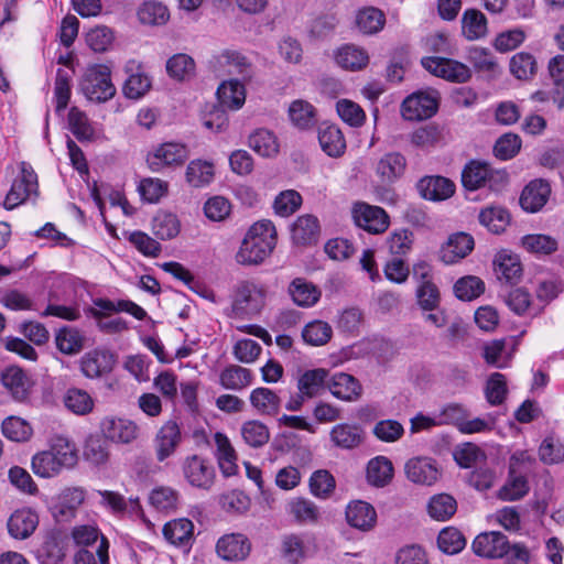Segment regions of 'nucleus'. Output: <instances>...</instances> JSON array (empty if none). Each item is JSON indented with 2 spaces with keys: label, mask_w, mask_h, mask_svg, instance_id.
<instances>
[{
  "label": "nucleus",
  "mask_w": 564,
  "mask_h": 564,
  "mask_svg": "<svg viewBox=\"0 0 564 564\" xmlns=\"http://www.w3.org/2000/svg\"><path fill=\"white\" fill-rule=\"evenodd\" d=\"M508 182V175L502 170H495L488 163L471 160L462 171L463 186L468 191L486 187L499 192Z\"/></svg>",
  "instance_id": "1"
},
{
  "label": "nucleus",
  "mask_w": 564,
  "mask_h": 564,
  "mask_svg": "<svg viewBox=\"0 0 564 564\" xmlns=\"http://www.w3.org/2000/svg\"><path fill=\"white\" fill-rule=\"evenodd\" d=\"M80 89L90 101L106 102L111 99L116 87L111 82L109 67L101 64L88 66L80 80Z\"/></svg>",
  "instance_id": "2"
},
{
  "label": "nucleus",
  "mask_w": 564,
  "mask_h": 564,
  "mask_svg": "<svg viewBox=\"0 0 564 564\" xmlns=\"http://www.w3.org/2000/svg\"><path fill=\"white\" fill-rule=\"evenodd\" d=\"M21 174L13 181L2 203L3 208L12 210L32 196H37V176L26 162L20 164Z\"/></svg>",
  "instance_id": "3"
},
{
  "label": "nucleus",
  "mask_w": 564,
  "mask_h": 564,
  "mask_svg": "<svg viewBox=\"0 0 564 564\" xmlns=\"http://www.w3.org/2000/svg\"><path fill=\"white\" fill-rule=\"evenodd\" d=\"M208 64L213 72L218 74L240 75L242 78H249L251 75V62L242 52L235 48L216 52Z\"/></svg>",
  "instance_id": "4"
},
{
  "label": "nucleus",
  "mask_w": 564,
  "mask_h": 564,
  "mask_svg": "<svg viewBox=\"0 0 564 564\" xmlns=\"http://www.w3.org/2000/svg\"><path fill=\"white\" fill-rule=\"evenodd\" d=\"M438 109V96L434 90L415 91L408 96L401 105V113L405 120L419 121L433 117Z\"/></svg>",
  "instance_id": "5"
},
{
  "label": "nucleus",
  "mask_w": 564,
  "mask_h": 564,
  "mask_svg": "<svg viewBox=\"0 0 564 564\" xmlns=\"http://www.w3.org/2000/svg\"><path fill=\"white\" fill-rule=\"evenodd\" d=\"M182 470L187 482L196 488L209 490L214 485L216 471L213 464L198 455L187 456Z\"/></svg>",
  "instance_id": "6"
},
{
  "label": "nucleus",
  "mask_w": 564,
  "mask_h": 564,
  "mask_svg": "<svg viewBox=\"0 0 564 564\" xmlns=\"http://www.w3.org/2000/svg\"><path fill=\"white\" fill-rule=\"evenodd\" d=\"M422 65L431 74L449 82L465 83L471 77L468 66L451 58L429 56L422 58Z\"/></svg>",
  "instance_id": "7"
},
{
  "label": "nucleus",
  "mask_w": 564,
  "mask_h": 564,
  "mask_svg": "<svg viewBox=\"0 0 564 564\" xmlns=\"http://www.w3.org/2000/svg\"><path fill=\"white\" fill-rule=\"evenodd\" d=\"M188 158L186 145L177 142H166L154 149L147 156L149 167L160 172L166 166L182 165Z\"/></svg>",
  "instance_id": "8"
},
{
  "label": "nucleus",
  "mask_w": 564,
  "mask_h": 564,
  "mask_svg": "<svg viewBox=\"0 0 564 564\" xmlns=\"http://www.w3.org/2000/svg\"><path fill=\"white\" fill-rule=\"evenodd\" d=\"M352 218L358 227L375 235L384 232L389 227V216L386 210L366 203L355 205Z\"/></svg>",
  "instance_id": "9"
},
{
  "label": "nucleus",
  "mask_w": 564,
  "mask_h": 564,
  "mask_svg": "<svg viewBox=\"0 0 564 564\" xmlns=\"http://www.w3.org/2000/svg\"><path fill=\"white\" fill-rule=\"evenodd\" d=\"M264 301V291L252 282H242L237 288L232 308L236 314L250 315L258 313Z\"/></svg>",
  "instance_id": "10"
},
{
  "label": "nucleus",
  "mask_w": 564,
  "mask_h": 564,
  "mask_svg": "<svg viewBox=\"0 0 564 564\" xmlns=\"http://www.w3.org/2000/svg\"><path fill=\"white\" fill-rule=\"evenodd\" d=\"M82 373L89 379H97L111 372L116 364L115 355L109 350L95 349L80 358Z\"/></svg>",
  "instance_id": "11"
},
{
  "label": "nucleus",
  "mask_w": 564,
  "mask_h": 564,
  "mask_svg": "<svg viewBox=\"0 0 564 564\" xmlns=\"http://www.w3.org/2000/svg\"><path fill=\"white\" fill-rule=\"evenodd\" d=\"M507 547L508 538L499 531L480 533L471 544L474 553L486 558H503Z\"/></svg>",
  "instance_id": "12"
},
{
  "label": "nucleus",
  "mask_w": 564,
  "mask_h": 564,
  "mask_svg": "<svg viewBox=\"0 0 564 564\" xmlns=\"http://www.w3.org/2000/svg\"><path fill=\"white\" fill-rule=\"evenodd\" d=\"M406 478L417 485L431 486L440 477L436 463L430 457H413L405 463Z\"/></svg>",
  "instance_id": "13"
},
{
  "label": "nucleus",
  "mask_w": 564,
  "mask_h": 564,
  "mask_svg": "<svg viewBox=\"0 0 564 564\" xmlns=\"http://www.w3.org/2000/svg\"><path fill=\"white\" fill-rule=\"evenodd\" d=\"M251 543L241 533L223 535L216 544V552L225 561H243L250 554Z\"/></svg>",
  "instance_id": "14"
},
{
  "label": "nucleus",
  "mask_w": 564,
  "mask_h": 564,
  "mask_svg": "<svg viewBox=\"0 0 564 564\" xmlns=\"http://www.w3.org/2000/svg\"><path fill=\"white\" fill-rule=\"evenodd\" d=\"M100 429L107 440L116 443L128 444L138 436V426L126 419L105 417Z\"/></svg>",
  "instance_id": "15"
},
{
  "label": "nucleus",
  "mask_w": 564,
  "mask_h": 564,
  "mask_svg": "<svg viewBox=\"0 0 564 564\" xmlns=\"http://www.w3.org/2000/svg\"><path fill=\"white\" fill-rule=\"evenodd\" d=\"M420 195L429 200H445L455 193V184L443 176H424L416 185Z\"/></svg>",
  "instance_id": "16"
},
{
  "label": "nucleus",
  "mask_w": 564,
  "mask_h": 564,
  "mask_svg": "<svg viewBox=\"0 0 564 564\" xmlns=\"http://www.w3.org/2000/svg\"><path fill=\"white\" fill-rule=\"evenodd\" d=\"M273 248L270 246V241L257 240L246 234L236 254V260L240 264H259L272 252Z\"/></svg>",
  "instance_id": "17"
},
{
  "label": "nucleus",
  "mask_w": 564,
  "mask_h": 564,
  "mask_svg": "<svg viewBox=\"0 0 564 564\" xmlns=\"http://www.w3.org/2000/svg\"><path fill=\"white\" fill-rule=\"evenodd\" d=\"M128 78L123 85V94L130 99H139L151 88L150 77L142 70V67L135 61H129L126 65Z\"/></svg>",
  "instance_id": "18"
},
{
  "label": "nucleus",
  "mask_w": 564,
  "mask_h": 564,
  "mask_svg": "<svg viewBox=\"0 0 564 564\" xmlns=\"http://www.w3.org/2000/svg\"><path fill=\"white\" fill-rule=\"evenodd\" d=\"M318 219L311 214L299 216L291 228V237L295 245L311 246L318 241L319 238Z\"/></svg>",
  "instance_id": "19"
},
{
  "label": "nucleus",
  "mask_w": 564,
  "mask_h": 564,
  "mask_svg": "<svg viewBox=\"0 0 564 564\" xmlns=\"http://www.w3.org/2000/svg\"><path fill=\"white\" fill-rule=\"evenodd\" d=\"M328 389L335 398L347 402L358 400L362 392L359 381L345 372L335 373L328 379Z\"/></svg>",
  "instance_id": "20"
},
{
  "label": "nucleus",
  "mask_w": 564,
  "mask_h": 564,
  "mask_svg": "<svg viewBox=\"0 0 564 564\" xmlns=\"http://www.w3.org/2000/svg\"><path fill=\"white\" fill-rule=\"evenodd\" d=\"M333 444L341 449H354L365 441V431L358 424L339 423L329 433Z\"/></svg>",
  "instance_id": "21"
},
{
  "label": "nucleus",
  "mask_w": 564,
  "mask_h": 564,
  "mask_svg": "<svg viewBox=\"0 0 564 564\" xmlns=\"http://www.w3.org/2000/svg\"><path fill=\"white\" fill-rule=\"evenodd\" d=\"M181 431L176 422H166L155 437V454L159 462L165 460L174 454L181 442Z\"/></svg>",
  "instance_id": "22"
},
{
  "label": "nucleus",
  "mask_w": 564,
  "mask_h": 564,
  "mask_svg": "<svg viewBox=\"0 0 564 564\" xmlns=\"http://www.w3.org/2000/svg\"><path fill=\"white\" fill-rule=\"evenodd\" d=\"M292 302L300 307H312L321 299V290L304 278H295L288 286Z\"/></svg>",
  "instance_id": "23"
},
{
  "label": "nucleus",
  "mask_w": 564,
  "mask_h": 564,
  "mask_svg": "<svg viewBox=\"0 0 564 564\" xmlns=\"http://www.w3.org/2000/svg\"><path fill=\"white\" fill-rule=\"evenodd\" d=\"M2 383L12 398L23 402L29 398L32 381L28 373L19 367H9L2 373Z\"/></svg>",
  "instance_id": "24"
},
{
  "label": "nucleus",
  "mask_w": 564,
  "mask_h": 564,
  "mask_svg": "<svg viewBox=\"0 0 564 564\" xmlns=\"http://www.w3.org/2000/svg\"><path fill=\"white\" fill-rule=\"evenodd\" d=\"M39 524L37 514L31 509L15 510L9 518L7 527L9 534L14 539L29 538Z\"/></svg>",
  "instance_id": "25"
},
{
  "label": "nucleus",
  "mask_w": 564,
  "mask_h": 564,
  "mask_svg": "<svg viewBox=\"0 0 564 564\" xmlns=\"http://www.w3.org/2000/svg\"><path fill=\"white\" fill-rule=\"evenodd\" d=\"M346 520L352 528L369 531L376 524L377 512L370 503L358 500L347 506Z\"/></svg>",
  "instance_id": "26"
},
{
  "label": "nucleus",
  "mask_w": 564,
  "mask_h": 564,
  "mask_svg": "<svg viewBox=\"0 0 564 564\" xmlns=\"http://www.w3.org/2000/svg\"><path fill=\"white\" fill-rule=\"evenodd\" d=\"M318 142L330 158H340L346 150V140L336 124L322 123L318 128Z\"/></svg>",
  "instance_id": "27"
},
{
  "label": "nucleus",
  "mask_w": 564,
  "mask_h": 564,
  "mask_svg": "<svg viewBox=\"0 0 564 564\" xmlns=\"http://www.w3.org/2000/svg\"><path fill=\"white\" fill-rule=\"evenodd\" d=\"M550 193L551 188L546 182L532 181L522 191L520 205L524 210L535 213L546 204Z\"/></svg>",
  "instance_id": "28"
},
{
  "label": "nucleus",
  "mask_w": 564,
  "mask_h": 564,
  "mask_svg": "<svg viewBox=\"0 0 564 564\" xmlns=\"http://www.w3.org/2000/svg\"><path fill=\"white\" fill-rule=\"evenodd\" d=\"M162 532L171 544L188 547L194 539V524L186 518L174 519L164 524Z\"/></svg>",
  "instance_id": "29"
},
{
  "label": "nucleus",
  "mask_w": 564,
  "mask_h": 564,
  "mask_svg": "<svg viewBox=\"0 0 564 564\" xmlns=\"http://www.w3.org/2000/svg\"><path fill=\"white\" fill-rule=\"evenodd\" d=\"M406 159L400 152L386 153L377 163L376 172L383 183H393L404 174Z\"/></svg>",
  "instance_id": "30"
},
{
  "label": "nucleus",
  "mask_w": 564,
  "mask_h": 564,
  "mask_svg": "<svg viewBox=\"0 0 564 564\" xmlns=\"http://www.w3.org/2000/svg\"><path fill=\"white\" fill-rule=\"evenodd\" d=\"M474 249V239L470 235L458 232L448 238L441 250L442 261L452 264L465 258Z\"/></svg>",
  "instance_id": "31"
},
{
  "label": "nucleus",
  "mask_w": 564,
  "mask_h": 564,
  "mask_svg": "<svg viewBox=\"0 0 564 564\" xmlns=\"http://www.w3.org/2000/svg\"><path fill=\"white\" fill-rule=\"evenodd\" d=\"M328 388V371L316 368L304 371L297 380V389L302 397L308 399L319 395Z\"/></svg>",
  "instance_id": "32"
},
{
  "label": "nucleus",
  "mask_w": 564,
  "mask_h": 564,
  "mask_svg": "<svg viewBox=\"0 0 564 564\" xmlns=\"http://www.w3.org/2000/svg\"><path fill=\"white\" fill-rule=\"evenodd\" d=\"M355 25L365 35H375L383 30L386 14L376 7H364L356 12Z\"/></svg>",
  "instance_id": "33"
},
{
  "label": "nucleus",
  "mask_w": 564,
  "mask_h": 564,
  "mask_svg": "<svg viewBox=\"0 0 564 564\" xmlns=\"http://www.w3.org/2000/svg\"><path fill=\"white\" fill-rule=\"evenodd\" d=\"M478 220L488 231L499 235L509 226L511 217L501 206H488L479 212Z\"/></svg>",
  "instance_id": "34"
},
{
  "label": "nucleus",
  "mask_w": 564,
  "mask_h": 564,
  "mask_svg": "<svg viewBox=\"0 0 564 564\" xmlns=\"http://www.w3.org/2000/svg\"><path fill=\"white\" fill-rule=\"evenodd\" d=\"M63 469H68L77 464V451L75 445L66 437L55 436L50 441L47 449Z\"/></svg>",
  "instance_id": "35"
},
{
  "label": "nucleus",
  "mask_w": 564,
  "mask_h": 564,
  "mask_svg": "<svg viewBox=\"0 0 564 564\" xmlns=\"http://www.w3.org/2000/svg\"><path fill=\"white\" fill-rule=\"evenodd\" d=\"M252 378L249 369L238 365H230L220 372L219 383L224 389L241 391L251 384Z\"/></svg>",
  "instance_id": "36"
},
{
  "label": "nucleus",
  "mask_w": 564,
  "mask_h": 564,
  "mask_svg": "<svg viewBox=\"0 0 564 564\" xmlns=\"http://www.w3.org/2000/svg\"><path fill=\"white\" fill-rule=\"evenodd\" d=\"M336 63L349 70H359L369 62L368 53L354 44H347L338 48L335 55Z\"/></svg>",
  "instance_id": "37"
},
{
  "label": "nucleus",
  "mask_w": 564,
  "mask_h": 564,
  "mask_svg": "<svg viewBox=\"0 0 564 564\" xmlns=\"http://www.w3.org/2000/svg\"><path fill=\"white\" fill-rule=\"evenodd\" d=\"M56 348L64 355H77L85 345L84 335L75 327L64 326L55 334Z\"/></svg>",
  "instance_id": "38"
},
{
  "label": "nucleus",
  "mask_w": 564,
  "mask_h": 564,
  "mask_svg": "<svg viewBox=\"0 0 564 564\" xmlns=\"http://www.w3.org/2000/svg\"><path fill=\"white\" fill-rule=\"evenodd\" d=\"M495 271L498 279H505L507 282L513 283L521 276L522 265L517 254L507 251L497 253L495 258Z\"/></svg>",
  "instance_id": "39"
},
{
  "label": "nucleus",
  "mask_w": 564,
  "mask_h": 564,
  "mask_svg": "<svg viewBox=\"0 0 564 564\" xmlns=\"http://www.w3.org/2000/svg\"><path fill=\"white\" fill-rule=\"evenodd\" d=\"M217 96L224 107L237 110L245 104L246 91L238 79H229L218 87Z\"/></svg>",
  "instance_id": "40"
},
{
  "label": "nucleus",
  "mask_w": 564,
  "mask_h": 564,
  "mask_svg": "<svg viewBox=\"0 0 564 564\" xmlns=\"http://www.w3.org/2000/svg\"><path fill=\"white\" fill-rule=\"evenodd\" d=\"M393 477V466L389 458L377 456L367 465V480L375 487H384Z\"/></svg>",
  "instance_id": "41"
},
{
  "label": "nucleus",
  "mask_w": 564,
  "mask_h": 564,
  "mask_svg": "<svg viewBox=\"0 0 564 564\" xmlns=\"http://www.w3.org/2000/svg\"><path fill=\"white\" fill-rule=\"evenodd\" d=\"M165 68L171 78L184 82L195 75L196 64L189 55L178 53L167 59Z\"/></svg>",
  "instance_id": "42"
},
{
  "label": "nucleus",
  "mask_w": 564,
  "mask_h": 564,
  "mask_svg": "<svg viewBox=\"0 0 564 564\" xmlns=\"http://www.w3.org/2000/svg\"><path fill=\"white\" fill-rule=\"evenodd\" d=\"M457 510V502L448 494H437L427 503L429 516L436 521L449 520Z\"/></svg>",
  "instance_id": "43"
},
{
  "label": "nucleus",
  "mask_w": 564,
  "mask_h": 564,
  "mask_svg": "<svg viewBox=\"0 0 564 564\" xmlns=\"http://www.w3.org/2000/svg\"><path fill=\"white\" fill-rule=\"evenodd\" d=\"M215 441L217 444V457L221 473L226 477L235 475L238 469L236 464L237 456L229 440L224 434L217 433L215 435Z\"/></svg>",
  "instance_id": "44"
},
{
  "label": "nucleus",
  "mask_w": 564,
  "mask_h": 564,
  "mask_svg": "<svg viewBox=\"0 0 564 564\" xmlns=\"http://www.w3.org/2000/svg\"><path fill=\"white\" fill-rule=\"evenodd\" d=\"M462 29L468 40L481 39L487 33V19L479 10H466L462 18Z\"/></svg>",
  "instance_id": "45"
},
{
  "label": "nucleus",
  "mask_w": 564,
  "mask_h": 564,
  "mask_svg": "<svg viewBox=\"0 0 564 564\" xmlns=\"http://www.w3.org/2000/svg\"><path fill=\"white\" fill-rule=\"evenodd\" d=\"M409 140L411 144L416 148H432L443 140V130L438 124L430 122L412 131L409 135Z\"/></svg>",
  "instance_id": "46"
},
{
  "label": "nucleus",
  "mask_w": 564,
  "mask_h": 564,
  "mask_svg": "<svg viewBox=\"0 0 564 564\" xmlns=\"http://www.w3.org/2000/svg\"><path fill=\"white\" fill-rule=\"evenodd\" d=\"M181 230V224L176 215L167 212H159L152 220V231L161 240L175 238Z\"/></svg>",
  "instance_id": "47"
},
{
  "label": "nucleus",
  "mask_w": 564,
  "mask_h": 564,
  "mask_svg": "<svg viewBox=\"0 0 564 564\" xmlns=\"http://www.w3.org/2000/svg\"><path fill=\"white\" fill-rule=\"evenodd\" d=\"M241 437L247 445L253 448L264 446L270 440V432L265 424L251 420L241 425Z\"/></svg>",
  "instance_id": "48"
},
{
  "label": "nucleus",
  "mask_w": 564,
  "mask_h": 564,
  "mask_svg": "<svg viewBox=\"0 0 564 564\" xmlns=\"http://www.w3.org/2000/svg\"><path fill=\"white\" fill-rule=\"evenodd\" d=\"M290 513L301 524L316 523L319 518L317 506L308 499L295 498L289 503Z\"/></svg>",
  "instance_id": "49"
},
{
  "label": "nucleus",
  "mask_w": 564,
  "mask_h": 564,
  "mask_svg": "<svg viewBox=\"0 0 564 564\" xmlns=\"http://www.w3.org/2000/svg\"><path fill=\"white\" fill-rule=\"evenodd\" d=\"M68 126L72 133L79 141H90L94 139L95 130L86 116L77 107L70 108L68 112Z\"/></svg>",
  "instance_id": "50"
},
{
  "label": "nucleus",
  "mask_w": 564,
  "mask_h": 564,
  "mask_svg": "<svg viewBox=\"0 0 564 564\" xmlns=\"http://www.w3.org/2000/svg\"><path fill=\"white\" fill-rule=\"evenodd\" d=\"M509 67L511 74L520 80L531 79L538 70L534 56L527 52L514 54L510 59Z\"/></svg>",
  "instance_id": "51"
},
{
  "label": "nucleus",
  "mask_w": 564,
  "mask_h": 564,
  "mask_svg": "<svg viewBox=\"0 0 564 564\" xmlns=\"http://www.w3.org/2000/svg\"><path fill=\"white\" fill-rule=\"evenodd\" d=\"M332 335V326L319 319L308 323L302 330L304 341L311 346H323L327 344L330 340Z\"/></svg>",
  "instance_id": "52"
},
{
  "label": "nucleus",
  "mask_w": 564,
  "mask_h": 564,
  "mask_svg": "<svg viewBox=\"0 0 564 564\" xmlns=\"http://www.w3.org/2000/svg\"><path fill=\"white\" fill-rule=\"evenodd\" d=\"M250 402L252 406L263 414H276L280 409V398L268 388L252 390Z\"/></svg>",
  "instance_id": "53"
},
{
  "label": "nucleus",
  "mask_w": 564,
  "mask_h": 564,
  "mask_svg": "<svg viewBox=\"0 0 564 564\" xmlns=\"http://www.w3.org/2000/svg\"><path fill=\"white\" fill-rule=\"evenodd\" d=\"M214 166L212 163L200 160L189 162L186 169V181L193 187H202L212 182Z\"/></svg>",
  "instance_id": "54"
},
{
  "label": "nucleus",
  "mask_w": 564,
  "mask_h": 564,
  "mask_svg": "<svg viewBox=\"0 0 564 564\" xmlns=\"http://www.w3.org/2000/svg\"><path fill=\"white\" fill-rule=\"evenodd\" d=\"M250 148L261 156H272L278 153L279 145L274 134L265 129H259L249 137Z\"/></svg>",
  "instance_id": "55"
},
{
  "label": "nucleus",
  "mask_w": 564,
  "mask_h": 564,
  "mask_svg": "<svg viewBox=\"0 0 564 564\" xmlns=\"http://www.w3.org/2000/svg\"><path fill=\"white\" fill-rule=\"evenodd\" d=\"M64 402L68 410L78 415L88 414L94 409V400L90 394L77 388L67 390Z\"/></svg>",
  "instance_id": "56"
},
{
  "label": "nucleus",
  "mask_w": 564,
  "mask_h": 564,
  "mask_svg": "<svg viewBox=\"0 0 564 564\" xmlns=\"http://www.w3.org/2000/svg\"><path fill=\"white\" fill-rule=\"evenodd\" d=\"M336 487L335 478L328 470L319 469L312 474L310 478V491L319 499H327L334 492Z\"/></svg>",
  "instance_id": "57"
},
{
  "label": "nucleus",
  "mask_w": 564,
  "mask_h": 564,
  "mask_svg": "<svg viewBox=\"0 0 564 564\" xmlns=\"http://www.w3.org/2000/svg\"><path fill=\"white\" fill-rule=\"evenodd\" d=\"M138 18L143 24H164L169 20V10L161 2L147 1L139 8Z\"/></svg>",
  "instance_id": "58"
},
{
  "label": "nucleus",
  "mask_w": 564,
  "mask_h": 564,
  "mask_svg": "<svg viewBox=\"0 0 564 564\" xmlns=\"http://www.w3.org/2000/svg\"><path fill=\"white\" fill-rule=\"evenodd\" d=\"M3 435L14 442H26L33 434L29 422L18 416L7 417L2 422Z\"/></svg>",
  "instance_id": "59"
},
{
  "label": "nucleus",
  "mask_w": 564,
  "mask_h": 564,
  "mask_svg": "<svg viewBox=\"0 0 564 564\" xmlns=\"http://www.w3.org/2000/svg\"><path fill=\"white\" fill-rule=\"evenodd\" d=\"M437 545L443 553L457 554L466 545V539L456 528H445L437 536Z\"/></svg>",
  "instance_id": "60"
},
{
  "label": "nucleus",
  "mask_w": 564,
  "mask_h": 564,
  "mask_svg": "<svg viewBox=\"0 0 564 564\" xmlns=\"http://www.w3.org/2000/svg\"><path fill=\"white\" fill-rule=\"evenodd\" d=\"M33 473L42 478H51L57 476L63 468L58 465L52 454L46 451L36 453L32 458Z\"/></svg>",
  "instance_id": "61"
},
{
  "label": "nucleus",
  "mask_w": 564,
  "mask_h": 564,
  "mask_svg": "<svg viewBox=\"0 0 564 564\" xmlns=\"http://www.w3.org/2000/svg\"><path fill=\"white\" fill-rule=\"evenodd\" d=\"M289 116L294 126L306 129L315 122L314 107L304 100H295L290 105Z\"/></svg>",
  "instance_id": "62"
},
{
  "label": "nucleus",
  "mask_w": 564,
  "mask_h": 564,
  "mask_svg": "<svg viewBox=\"0 0 564 564\" xmlns=\"http://www.w3.org/2000/svg\"><path fill=\"white\" fill-rule=\"evenodd\" d=\"M507 393L508 388L506 377L500 372L491 373L485 387V395L488 403L491 405L502 404Z\"/></svg>",
  "instance_id": "63"
},
{
  "label": "nucleus",
  "mask_w": 564,
  "mask_h": 564,
  "mask_svg": "<svg viewBox=\"0 0 564 564\" xmlns=\"http://www.w3.org/2000/svg\"><path fill=\"white\" fill-rule=\"evenodd\" d=\"M109 542L106 536H101L96 552L87 549H80L74 556V564H109Z\"/></svg>",
  "instance_id": "64"
}]
</instances>
